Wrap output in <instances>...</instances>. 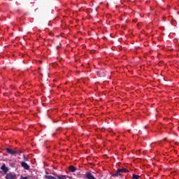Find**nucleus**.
Instances as JSON below:
<instances>
[{"instance_id": "nucleus-1", "label": "nucleus", "mask_w": 179, "mask_h": 179, "mask_svg": "<svg viewBox=\"0 0 179 179\" xmlns=\"http://www.w3.org/2000/svg\"><path fill=\"white\" fill-rule=\"evenodd\" d=\"M6 179H16V173L13 172H10L6 176Z\"/></svg>"}, {"instance_id": "nucleus-2", "label": "nucleus", "mask_w": 179, "mask_h": 179, "mask_svg": "<svg viewBox=\"0 0 179 179\" xmlns=\"http://www.w3.org/2000/svg\"><path fill=\"white\" fill-rule=\"evenodd\" d=\"M5 150L7 152V153H8L9 155H11L13 156H15V155H16V151L10 149L9 148H6Z\"/></svg>"}, {"instance_id": "nucleus-3", "label": "nucleus", "mask_w": 179, "mask_h": 179, "mask_svg": "<svg viewBox=\"0 0 179 179\" xmlns=\"http://www.w3.org/2000/svg\"><path fill=\"white\" fill-rule=\"evenodd\" d=\"M85 178H87V179H97L90 172H87L85 173Z\"/></svg>"}, {"instance_id": "nucleus-4", "label": "nucleus", "mask_w": 179, "mask_h": 179, "mask_svg": "<svg viewBox=\"0 0 179 179\" xmlns=\"http://www.w3.org/2000/svg\"><path fill=\"white\" fill-rule=\"evenodd\" d=\"M21 166L23 167L24 170H30V166H29V164L24 162H21Z\"/></svg>"}, {"instance_id": "nucleus-5", "label": "nucleus", "mask_w": 179, "mask_h": 179, "mask_svg": "<svg viewBox=\"0 0 179 179\" xmlns=\"http://www.w3.org/2000/svg\"><path fill=\"white\" fill-rule=\"evenodd\" d=\"M1 170L3 171L5 174L9 171V168L6 167V165L5 164H3V165L1 167Z\"/></svg>"}, {"instance_id": "nucleus-6", "label": "nucleus", "mask_w": 179, "mask_h": 179, "mask_svg": "<svg viewBox=\"0 0 179 179\" xmlns=\"http://www.w3.org/2000/svg\"><path fill=\"white\" fill-rule=\"evenodd\" d=\"M121 173H122V170L119 169L115 171V173L112 174V177H118V176H121Z\"/></svg>"}, {"instance_id": "nucleus-7", "label": "nucleus", "mask_w": 179, "mask_h": 179, "mask_svg": "<svg viewBox=\"0 0 179 179\" xmlns=\"http://www.w3.org/2000/svg\"><path fill=\"white\" fill-rule=\"evenodd\" d=\"M69 171H71V173H75L76 170V168L72 165H71L69 167Z\"/></svg>"}, {"instance_id": "nucleus-8", "label": "nucleus", "mask_w": 179, "mask_h": 179, "mask_svg": "<svg viewBox=\"0 0 179 179\" xmlns=\"http://www.w3.org/2000/svg\"><path fill=\"white\" fill-rule=\"evenodd\" d=\"M139 178H141L140 176H138V175H136V174H133L131 179H139Z\"/></svg>"}, {"instance_id": "nucleus-9", "label": "nucleus", "mask_w": 179, "mask_h": 179, "mask_svg": "<svg viewBox=\"0 0 179 179\" xmlns=\"http://www.w3.org/2000/svg\"><path fill=\"white\" fill-rule=\"evenodd\" d=\"M58 179H66V176L65 175H61V176H57Z\"/></svg>"}, {"instance_id": "nucleus-10", "label": "nucleus", "mask_w": 179, "mask_h": 179, "mask_svg": "<svg viewBox=\"0 0 179 179\" xmlns=\"http://www.w3.org/2000/svg\"><path fill=\"white\" fill-rule=\"evenodd\" d=\"M120 170H122V173H129V171H128L127 169L125 168H122Z\"/></svg>"}, {"instance_id": "nucleus-11", "label": "nucleus", "mask_w": 179, "mask_h": 179, "mask_svg": "<svg viewBox=\"0 0 179 179\" xmlns=\"http://www.w3.org/2000/svg\"><path fill=\"white\" fill-rule=\"evenodd\" d=\"M22 153V150L15 151V155H20Z\"/></svg>"}, {"instance_id": "nucleus-12", "label": "nucleus", "mask_w": 179, "mask_h": 179, "mask_svg": "<svg viewBox=\"0 0 179 179\" xmlns=\"http://www.w3.org/2000/svg\"><path fill=\"white\" fill-rule=\"evenodd\" d=\"M24 156V160L25 161V162H29V158H27V157H26V155H23Z\"/></svg>"}, {"instance_id": "nucleus-13", "label": "nucleus", "mask_w": 179, "mask_h": 179, "mask_svg": "<svg viewBox=\"0 0 179 179\" xmlns=\"http://www.w3.org/2000/svg\"><path fill=\"white\" fill-rule=\"evenodd\" d=\"M167 138H165L164 139V141H166Z\"/></svg>"}, {"instance_id": "nucleus-14", "label": "nucleus", "mask_w": 179, "mask_h": 179, "mask_svg": "<svg viewBox=\"0 0 179 179\" xmlns=\"http://www.w3.org/2000/svg\"><path fill=\"white\" fill-rule=\"evenodd\" d=\"M55 135V134H53V136Z\"/></svg>"}, {"instance_id": "nucleus-15", "label": "nucleus", "mask_w": 179, "mask_h": 179, "mask_svg": "<svg viewBox=\"0 0 179 179\" xmlns=\"http://www.w3.org/2000/svg\"><path fill=\"white\" fill-rule=\"evenodd\" d=\"M59 46L57 47V48H58Z\"/></svg>"}]
</instances>
